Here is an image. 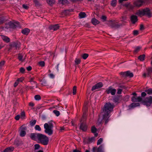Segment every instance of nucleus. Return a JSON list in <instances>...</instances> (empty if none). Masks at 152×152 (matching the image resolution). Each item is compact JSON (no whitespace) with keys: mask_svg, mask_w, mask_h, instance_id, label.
Listing matches in <instances>:
<instances>
[{"mask_svg":"<svg viewBox=\"0 0 152 152\" xmlns=\"http://www.w3.org/2000/svg\"><path fill=\"white\" fill-rule=\"evenodd\" d=\"M120 74L123 77H126V72H121Z\"/></svg>","mask_w":152,"mask_h":152,"instance_id":"6e6d98bb","label":"nucleus"},{"mask_svg":"<svg viewBox=\"0 0 152 152\" xmlns=\"http://www.w3.org/2000/svg\"><path fill=\"white\" fill-rule=\"evenodd\" d=\"M114 107V105L110 102L106 103L104 105L102 109L103 119L105 120V124H106L108 121V118L110 117V114L113 110Z\"/></svg>","mask_w":152,"mask_h":152,"instance_id":"f257e3e1","label":"nucleus"},{"mask_svg":"<svg viewBox=\"0 0 152 152\" xmlns=\"http://www.w3.org/2000/svg\"><path fill=\"white\" fill-rule=\"evenodd\" d=\"M1 36L2 39L4 42L6 43H9L10 42V39L8 37L2 35H1Z\"/></svg>","mask_w":152,"mask_h":152,"instance_id":"f3484780","label":"nucleus"},{"mask_svg":"<svg viewBox=\"0 0 152 152\" xmlns=\"http://www.w3.org/2000/svg\"><path fill=\"white\" fill-rule=\"evenodd\" d=\"M20 72L22 73H24L25 69L23 67H21L20 69Z\"/></svg>","mask_w":152,"mask_h":152,"instance_id":"4d7b16f0","label":"nucleus"},{"mask_svg":"<svg viewBox=\"0 0 152 152\" xmlns=\"http://www.w3.org/2000/svg\"><path fill=\"white\" fill-rule=\"evenodd\" d=\"M80 59L76 58L75 61V63L77 65L79 64L80 62Z\"/></svg>","mask_w":152,"mask_h":152,"instance_id":"a18cd8bd","label":"nucleus"},{"mask_svg":"<svg viewBox=\"0 0 152 152\" xmlns=\"http://www.w3.org/2000/svg\"><path fill=\"white\" fill-rule=\"evenodd\" d=\"M141 95L142 97H144L146 95V94L145 92H143L142 93Z\"/></svg>","mask_w":152,"mask_h":152,"instance_id":"338daca9","label":"nucleus"},{"mask_svg":"<svg viewBox=\"0 0 152 152\" xmlns=\"http://www.w3.org/2000/svg\"><path fill=\"white\" fill-rule=\"evenodd\" d=\"M40 143L44 145H47L49 142V138L45 135L39 133L37 140Z\"/></svg>","mask_w":152,"mask_h":152,"instance_id":"7ed1b4c3","label":"nucleus"},{"mask_svg":"<svg viewBox=\"0 0 152 152\" xmlns=\"http://www.w3.org/2000/svg\"><path fill=\"white\" fill-rule=\"evenodd\" d=\"M35 129L36 130L40 131L41 130V128L39 125H36L35 127Z\"/></svg>","mask_w":152,"mask_h":152,"instance_id":"09e8293b","label":"nucleus"},{"mask_svg":"<svg viewBox=\"0 0 152 152\" xmlns=\"http://www.w3.org/2000/svg\"><path fill=\"white\" fill-rule=\"evenodd\" d=\"M137 98L134 96H133L132 98V100L133 102H137Z\"/></svg>","mask_w":152,"mask_h":152,"instance_id":"13d9d810","label":"nucleus"},{"mask_svg":"<svg viewBox=\"0 0 152 152\" xmlns=\"http://www.w3.org/2000/svg\"><path fill=\"white\" fill-rule=\"evenodd\" d=\"M103 147L102 145H100L97 149V152H102Z\"/></svg>","mask_w":152,"mask_h":152,"instance_id":"58836bf2","label":"nucleus"},{"mask_svg":"<svg viewBox=\"0 0 152 152\" xmlns=\"http://www.w3.org/2000/svg\"><path fill=\"white\" fill-rule=\"evenodd\" d=\"M87 115L86 114L83 113L82 117L80 120V123H86L87 119Z\"/></svg>","mask_w":152,"mask_h":152,"instance_id":"6ab92c4d","label":"nucleus"},{"mask_svg":"<svg viewBox=\"0 0 152 152\" xmlns=\"http://www.w3.org/2000/svg\"><path fill=\"white\" fill-rule=\"evenodd\" d=\"M39 133H32L30 135V138L32 140H38Z\"/></svg>","mask_w":152,"mask_h":152,"instance_id":"2eb2a0df","label":"nucleus"},{"mask_svg":"<svg viewBox=\"0 0 152 152\" xmlns=\"http://www.w3.org/2000/svg\"><path fill=\"white\" fill-rule=\"evenodd\" d=\"M22 7L23 8H24L25 9L27 10L28 8V7L27 6L25 5V4H23L22 5Z\"/></svg>","mask_w":152,"mask_h":152,"instance_id":"69168bd1","label":"nucleus"},{"mask_svg":"<svg viewBox=\"0 0 152 152\" xmlns=\"http://www.w3.org/2000/svg\"><path fill=\"white\" fill-rule=\"evenodd\" d=\"M145 2V0H137L134 1V4L135 7H140L142 4Z\"/></svg>","mask_w":152,"mask_h":152,"instance_id":"9d476101","label":"nucleus"},{"mask_svg":"<svg viewBox=\"0 0 152 152\" xmlns=\"http://www.w3.org/2000/svg\"><path fill=\"white\" fill-rule=\"evenodd\" d=\"M14 150V148L11 146L6 148L3 151V152H12Z\"/></svg>","mask_w":152,"mask_h":152,"instance_id":"aec40b11","label":"nucleus"},{"mask_svg":"<svg viewBox=\"0 0 152 152\" xmlns=\"http://www.w3.org/2000/svg\"><path fill=\"white\" fill-rule=\"evenodd\" d=\"M97 129L95 126H93L91 127V131L92 133H95L96 132Z\"/></svg>","mask_w":152,"mask_h":152,"instance_id":"2f4dec72","label":"nucleus"},{"mask_svg":"<svg viewBox=\"0 0 152 152\" xmlns=\"http://www.w3.org/2000/svg\"><path fill=\"white\" fill-rule=\"evenodd\" d=\"M59 26L58 24H56L54 25H51L49 27V29L51 30L56 31L59 29Z\"/></svg>","mask_w":152,"mask_h":152,"instance_id":"dca6fc26","label":"nucleus"},{"mask_svg":"<svg viewBox=\"0 0 152 152\" xmlns=\"http://www.w3.org/2000/svg\"><path fill=\"white\" fill-rule=\"evenodd\" d=\"M145 92H147V94L150 95L152 94V89L149 88L145 90Z\"/></svg>","mask_w":152,"mask_h":152,"instance_id":"7c9ffc66","label":"nucleus"},{"mask_svg":"<svg viewBox=\"0 0 152 152\" xmlns=\"http://www.w3.org/2000/svg\"><path fill=\"white\" fill-rule=\"evenodd\" d=\"M101 19L103 20V21H105L106 20L107 17L103 15L102 16Z\"/></svg>","mask_w":152,"mask_h":152,"instance_id":"052dcab7","label":"nucleus"},{"mask_svg":"<svg viewBox=\"0 0 152 152\" xmlns=\"http://www.w3.org/2000/svg\"><path fill=\"white\" fill-rule=\"evenodd\" d=\"M144 15H146L148 18L152 17L151 10L148 8H146L144 9Z\"/></svg>","mask_w":152,"mask_h":152,"instance_id":"9b49d317","label":"nucleus"},{"mask_svg":"<svg viewBox=\"0 0 152 152\" xmlns=\"http://www.w3.org/2000/svg\"><path fill=\"white\" fill-rule=\"evenodd\" d=\"M79 15L80 18H82L86 17V15L85 12H81L79 13Z\"/></svg>","mask_w":152,"mask_h":152,"instance_id":"393cba45","label":"nucleus"},{"mask_svg":"<svg viewBox=\"0 0 152 152\" xmlns=\"http://www.w3.org/2000/svg\"><path fill=\"white\" fill-rule=\"evenodd\" d=\"M119 97L118 96H116L113 99V101L114 102L116 103L118 102L119 101Z\"/></svg>","mask_w":152,"mask_h":152,"instance_id":"ea45409f","label":"nucleus"},{"mask_svg":"<svg viewBox=\"0 0 152 152\" xmlns=\"http://www.w3.org/2000/svg\"><path fill=\"white\" fill-rule=\"evenodd\" d=\"M39 65L42 67L44 66L45 65V63L44 61H41L38 62Z\"/></svg>","mask_w":152,"mask_h":152,"instance_id":"79ce46f5","label":"nucleus"},{"mask_svg":"<svg viewBox=\"0 0 152 152\" xmlns=\"http://www.w3.org/2000/svg\"><path fill=\"white\" fill-rule=\"evenodd\" d=\"M145 55L144 54H143L140 56L138 57V59L140 61H142L145 60Z\"/></svg>","mask_w":152,"mask_h":152,"instance_id":"cd10ccee","label":"nucleus"},{"mask_svg":"<svg viewBox=\"0 0 152 152\" xmlns=\"http://www.w3.org/2000/svg\"><path fill=\"white\" fill-rule=\"evenodd\" d=\"M20 135L21 137H23L25 136L26 134V131L27 129V127L24 126H22L20 128Z\"/></svg>","mask_w":152,"mask_h":152,"instance_id":"6e6552de","label":"nucleus"},{"mask_svg":"<svg viewBox=\"0 0 152 152\" xmlns=\"http://www.w3.org/2000/svg\"><path fill=\"white\" fill-rule=\"evenodd\" d=\"M95 138L94 137H92L88 139V142L89 143L95 141Z\"/></svg>","mask_w":152,"mask_h":152,"instance_id":"4c0bfd02","label":"nucleus"},{"mask_svg":"<svg viewBox=\"0 0 152 152\" xmlns=\"http://www.w3.org/2000/svg\"><path fill=\"white\" fill-rule=\"evenodd\" d=\"M87 110L88 107L87 106V103H84L83 107V113L86 114Z\"/></svg>","mask_w":152,"mask_h":152,"instance_id":"5701e85b","label":"nucleus"},{"mask_svg":"<svg viewBox=\"0 0 152 152\" xmlns=\"http://www.w3.org/2000/svg\"><path fill=\"white\" fill-rule=\"evenodd\" d=\"M34 149L35 150H36L39 149L40 147V146L39 144H36L34 145Z\"/></svg>","mask_w":152,"mask_h":152,"instance_id":"3c124183","label":"nucleus"},{"mask_svg":"<svg viewBox=\"0 0 152 152\" xmlns=\"http://www.w3.org/2000/svg\"><path fill=\"white\" fill-rule=\"evenodd\" d=\"M145 28L144 26L142 24H141L140 26V30H141L144 29Z\"/></svg>","mask_w":152,"mask_h":152,"instance_id":"0e129e2a","label":"nucleus"},{"mask_svg":"<svg viewBox=\"0 0 152 152\" xmlns=\"http://www.w3.org/2000/svg\"><path fill=\"white\" fill-rule=\"evenodd\" d=\"M30 31V30L28 28H25L22 30L21 32L24 35H27L29 33Z\"/></svg>","mask_w":152,"mask_h":152,"instance_id":"412c9836","label":"nucleus"},{"mask_svg":"<svg viewBox=\"0 0 152 152\" xmlns=\"http://www.w3.org/2000/svg\"><path fill=\"white\" fill-rule=\"evenodd\" d=\"M80 124L79 127L80 130H82L83 131L85 132L87 129V126L86 123H80Z\"/></svg>","mask_w":152,"mask_h":152,"instance_id":"ddd939ff","label":"nucleus"},{"mask_svg":"<svg viewBox=\"0 0 152 152\" xmlns=\"http://www.w3.org/2000/svg\"><path fill=\"white\" fill-rule=\"evenodd\" d=\"M138 34V31L137 30H134L133 31V34L134 35H137Z\"/></svg>","mask_w":152,"mask_h":152,"instance_id":"680f3d73","label":"nucleus"},{"mask_svg":"<svg viewBox=\"0 0 152 152\" xmlns=\"http://www.w3.org/2000/svg\"><path fill=\"white\" fill-rule=\"evenodd\" d=\"M147 71V76L151 77L152 74V67H148L146 69Z\"/></svg>","mask_w":152,"mask_h":152,"instance_id":"a211bd4d","label":"nucleus"},{"mask_svg":"<svg viewBox=\"0 0 152 152\" xmlns=\"http://www.w3.org/2000/svg\"><path fill=\"white\" fill-rule=\"evenodd\" d=\"M60 1H61V3L63 4H65L68 3V1L67 0H60Z\"/></svg>","mask_w":152,"mask_h":152,"instance_id":"864d4df0","label":"nucleus"},{"mask_svg":"<svg viewBox=\"0 0 152 152\" xmlns=\"http://www.w3.org/2000/svg\"><path fill=\"white\" fill-rule=\"evenodd\" d=\"M137 102H140L142 101V99L141 97L139 96L137 98Z\"/></svg>","mask_w":152,"mask_h":152,"instance_id":"bf43d9fd","label":"nucleus"},{"mask_svg":"<svg viewBox=\"0 0 152 152\" xmlns=\"http://www.w3.org/2000/svg\"><path fill=\"white\" fill-rule=\"evenodd\" d=\"M130 19L131 23L133 24H135L138 20L137 16L134 15H132L130 18Z\"/></svg>","mask_w":152,"mask_h":152,"instance_id":"1a4fd4ad","label":"nucleus"},{"mask_svg":"<svg viewBox=\"0 0 152 152\" xmlns=\"http://www.w3.org/2000/svg\"><path fill=\"white\" fill-rule=\"evenodd\" d=\"M34 2L35 6L38 7L40 5V4L37 0H34Z\"/></svg>","mask_w":152,"mask_h":152,"instance_id":"f704fd0d","label":"nucleus"},{"mask_svg":"<svg viewBox=\"0 0 152 152\" xmlns=\"http://www.w3.org/2000/svg\"><path fill=\"white\" fill-rule=\"evenodd\" d=\"M23 56L21 55L20 54H18V59L20 61H23Z\"/></svg>","mask_w":152,"mask_h":152,"instance_id":"8fccbe9b","label":"nucleus"},{"mask_svg":"<svg viewBox=\"0 0 152 152\" xmlns=\"http://www.w3.org/2000/svg\"><path fill=\"white\" fill-rule=\"evenodd\" d=\"M91 22L94 25H96L99 23V22L95 18H93L92 19Z\"/></svg>","mask_w":152,"mask_h":152,"instance_id":"b1692460","label":"nucleus"},{"mask_svg":"<svg viewBox=\"0 0 152 152\" xmlns=\"http://www.w3.org/2000/svg\"><path fill=\"white\" fill-rule=\"evenodd\" d=\"M65 10L63 12V13L65 15H67L70 12H71V10Z\"/></svg>","mask_w":152,"mask_h":152,"instance_id":"49530a36","label":"nucleus"},{"mask_svg":"<svg viewBox=\"0 0 152 152\" xmlns=\"http://www.w3.org/2000/svg\"><path fill=\"white\" fill-rule=\"evenodd\" d=\"M97 149L96 147H94L92 149L93 152H96Z\"/></svg>","mask_w":152,"mask_h":152,"instance_id":"774afa93","label":"nucleus"},{"mask_svg":"<svg viewBox=\"0 0 152 152\" xmlns=\"http://www.w3.org/2000/svg\"><path fill=\"white\" fill-rule=\"evenodd\" d=\"M88 54L87 53H84L82 56V57L84 59H86L88 57Z\"/></svg>","mask_w":152,"mask_h":152,"instance_id":"e433bc0d","label":"nucleus"},{"mask_svg":"<svg viewBox=\"0 0 152 152\" xmlns=\"http://www.w3.org/2000/svg\"><path fill=\"white\" fill-rule=\"evenodd\" d=\"M20 43L18 42H12L9 44L10 48L8 50H10L13 48H15V50H18L20 47Z\"/></svg>","mask_w":152,"mask_h":152,"instance_id":"39448f33","label":"nucleus"},{"mask_svg":"<svg viewBox=\"0 0 152 152\" xmlns=\"http://www.w3.org/2000/svg\"><path fill=\"white\" fill-rule=\"evenodd\" d=\"M5 63V61H2L0 62V69H1L2 66L4 65Z\"/></svg>","mask_w":152,"mask_h":152,"instance_id":"5fc2aeb1","label":"nucleus"},{"mask_svg":"<svg viewBox=\"0 0 152 152\" xmlns=\"http://www.w3.org/2000/svg\"><path fill=\"white\" fill-rule=\"evenodd\" d=\"M140 104L138 103H132L130 105V106L131 108H133L134 107L139 106Z\"/></svg>","mask_w":152,"mask_h":152,"instance_id":"a878e982","label":"nucleus"},{"mask_svg":"<svg viewBox=\"0 0 152 152\" xmlns=\"http://www.w3.org/2000/svg\"><path fill=\"white\" fill-rule=\"evenodd\" d=\"M117 94H120L121 93L122 89L120 88H118L117 90Z\"/></svg>","mask_w":152,"mask_h":152,"instance_id":"e2e57ef3","label":"nucleus"},{"mask_svg":"<svg viewBox=\"0 0 152 152\" xmlns=\"http://www.w3.org/2000/svg\"><path fill=\"white\" fill-rule=\"evenodd\" d=\"M19 23L18 22H16L14 23L10 22L9 23V25L10 28L15 29L17 27L19 26Z\"/></svg>","mask_w":152,"mask_h":152,"instance_id":"4468645a","label":"nucleus"},{"mask_svg":"<svg viewBox=\"0 0 152 152\" xmlns=\"http://www.w3.org/2000/svg\"><path fill=\"white\" fill-rule=\"evenodd\" d=\"M116 91L115 89L113 88L112 86H110L108 88L106 89L105 93L107 94L110 93L112 95H114L115 94Z\"/></svg>","mask_w":152,"mask_h":152,"instance_id":"0eeeda50","label":"nucleus"},{"mask_svg":"<svg viewBox=\"0 0 152 152\" xmlns=\"http://www.w3.org/2000/svg\"><path fill=\"white\" fill-rule=\"evenodd\" d=\"M142 102L144 105L150 106L152 104V96H150L149 97H146L142 101Z\"/></svg>","mask_w":152,"mask_h":152,"instance_id":"423d86ee","label":"nucleus"},{"mask_svg":"<svg viewBox=\"0 0 152 152\" xmlns=\"http://www.w3.org/2000/svg\"><path fill=\"white\" fill-rule=\"evenodd\" d=\"M103 139L102 138H100L99 139L97 143V145H100L102 142Z\"/></svg>","mask_w":152,"mask_h":152,"instance_id":"de8ad7c7","label":"nucleus"},{"mask_svg":"<svg viewBox=\"0 0 152 152\" xmlns=\"http://www.w3.org/2000/svg\"><path fill=\"white\" fill-rule=\"evenodd\" d=\"M25 116V112L24 111L21 112V113H20V118H22L23 119V118H22L23 117H24Z\"/></svg>","mask_w":152,"mask_h":152,"instance_id":"603ef678","label":"nucleus"},{"mask_svg":"<svg viewBox=\"0 0 152 152\" xmlns=\"http://www.w3.org/2000/svg\"><path fill=\"white\" fill-rule=\"evenodd\" d=\"M103 86V84L102 82L98 83L92 87L91 91H94L96 89H98L102 87Z\"/></svg>","mask_w":152,"mask_h":152,"instance_id":"f8f14e48","label":"nucleus"},{"mask_svg":"<svg viewBox=\"0 0 152 152\" xmlns=\"http://www.w3.org/2000/svg\"><path fill=\"white\" fill-rule=\"evenodd\" d=\"M47 3L50 5H52L55 3V0H47Z\"/></svg>","mask_w":152,"mask_h":152,"instance_id":"c756f323","label":"nucleus"},{"mask_svg":"<svg viewBox=\"0 0 152 152\" xmlns=\"http://www.w3.org/2000/svg\"><path fill=\"white\" fill-rule=\"evenodd\" d=\"M141 48V47L140 46L137 47L135 48L134 50V53H136L139 52L140 49Z\"/></svg>","mask_w":152,"mask_h":152,"instance_id":"c85d7f7f","label":"nucleus"},{"mask_svg":"<svg viewBox=\"0 0 152 152\" xmlns=\"http://www.w3.org/2000/svg\"><path fill=\"white\" fill-rule=\"evenodd\" d=\"M5 20L4 17L1 16L0 17V25L3 23Z\"/></svg>","mask_w":152,"mask_h":152,"instance_id":"72a5a7b5","label":"nucleus"},{"mask_svg":"<svg viewBox=\"0 0 152 152\" xmlns=\"http://www.w3.org/2000/svg\"><path fill=\"white\" fill-rule=\"evenodd\" d=\"M53 124L52 121H50L48 123H45L44 125V128L45 129V132L49 135H51L53 133Z\"/></svg>","mask_w":152,"mask_h":152,"instance_id":"f03ea898","label":"nucleus"},{"mask_svg":"<svg viewBox=\"0 0 152 152\" xmlns=\"http://www.w3.org/2000/svg\"><path fill=\"white\" fill-rule=\"evenodd\" d=\"M36 121H37L35 120L31 121L29 122L30 125L31 126H33L36 124Z\"/></svg>","mask_w":152,"mask_h":152,"instance_id":"473e14b6","label":"nucleus"},{"mask_svg":"<svg viewBox=\"0 0 152 152\" xmlns=\"http://www.w3.org/2000/svg\"><path fill=\"white\" fill-rule=\"evenodd\" d=\"M34 98L37 100H39L41 99V98L39 95H37L34 96Z\"/></svg>","mask_w":152,"mask_h":152,"instance_id":"c9c22d12","label":"nucleus"},{"mask_svg":"<svg viewBox=\"0 0 152 152\" xmlns=\"http://www.w3.org/2000/svg\"><path fill=\"white\" fill-rule=\"evenodd\" d=\"M126 77L129 76L130 77H132L133 76V73L129 71H126Z\"/></svg>","mask_w":152,"mask_h":152,"instance_id":"bb28decb","label":"nucleus"},{"mask_svg":"<svg viewBox=\"0 0 152 152\" xmlns=\"http://www.w3.org/2000/svg\"><path fill=\"white\" fill-rule=\"evenodd\" d=\"M76 88L77 87L75 86L73 87L72 93L73 95L75 94L76 93Z\"/></svg>","mask_w":152,"mask_h":152,"instance_id":"c03bdc74","label":"nucleus"},{"mask_svg":"<svg viewBox=\"0 0 152 152\" xmlns=\"http://www.w3.org/2000/svg\"><path fill=\"white\" fill-rule=\"evenodd\" d=\"M118 21L117 20H110L107 23L108 25L112 28H118L122 26V24H118Z\"/></svg>","mask_w":152,"mask_h":152,"instance_id":"20e7f679","label":"nucleus"},{"mask_svg":"<svg viewBox=\"0 0 152 152\" xmlns=\"http://www.w3.org/2000/svg\"><path fill=\"white\" fill-rule=\"evenodd\" d=\"M144 9H142V10H139L136 12V14H137L140 16H144Z\"/></svg>","mask_w":152,"mask_h":152,"instance_id":"4be33fe9","label":"nucleus"},{"mask_svg":"<svg viewBox=\"0 0 152 152\" xmlns=\"http://www.w3.org/2000/svg\"><path fill=\"white\" fill-rule=\"evenodd\" d=\"M53 112L57 116H58L60 114V112L58 111L54 110Z\"/></svg>","mask_w":152,"mask_h":152,"instance_id":"37998d69","label":"nucleus"},{"mask_svg":"<svg viewBox=\"0 0 152 152\" xmlns=\"http://www.w3.org/2000/svg\"><path fill=\"white\" fill-rule=\"evenodd\" d=\"M116 0H112L111 3V4L112 6L114 7L115 6L116 4Z\"/></svg>","mask_w":152,"mask_h":152,"instance_id":"a19ab883","label":"nucleus"}]
</instances>
